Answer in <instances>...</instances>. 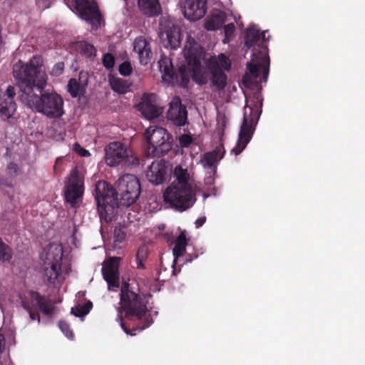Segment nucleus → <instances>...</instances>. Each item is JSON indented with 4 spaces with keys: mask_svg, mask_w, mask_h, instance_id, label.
Returning a JSON list of instances; mask_svg holds the SVG:
<instances>
[{
    "mask_svg": "<svg viewBox=\"0 0 365 365\" xmlns=\"http://www.w3.org/2000/svg\"><path fill=\"white\" fill-rule=\"evenodd\" d=\"M267 31H260L255 25L245 30L244 48H252L250 61L246 64V71L241 80L244 91L245 105L243 119L240 128L238 138L230 153L240 154L252 140L256 126L262 113L263 83L266 84L269 74L270 59L267 43L269 36Z\"/></svg>",
    "mask_w": 365,
    "mask_h": 365,
    "instance_id": "obj_1",
    "label": "nucleus"
},
{
    "mask_svg": "<svg viewBox=\"0 0 365 365\" xmlns=\"http://www.w3.org/2000/svg\"><path fill=\"white\" fill-rule=\"evenodd\" d=\"M13 74L18 99L25 106L50 118L63 115V98L56 93L44 91L48 76L38 57L34 56L26 63L19 61L14 65Z\"/></svg>",
    "mask_w": 365,
    "mask_h": 365,
    "instance_id": "obj_2",
    "label": "nucleus"
},
{
    "mask_svg": "<svg viewBox=\"0 0 365 365\" xmlns=\"http://www.w3.org/2000/svg\"><path fill=\"white\" fill-rule=\"evenodd\" d=\"M115 185V190L106 181H98L96 184L95 199L99 217L106 222L114 219L119 203L129 206L136 202L140 194L139 180L133 175H123Z\"/></svg>",
    "mask_w": 365,
    "mask_h": 365,
    "instance_id": "obj_3",
    "label": "nucleus"
},
{
    "mask_svg": "<svg viewBox=\"0 0 365 365\" xmlns=\"http://www.w3.org/2000/svg\"><path fill=\"white\" fill-rule=\"evenodd\" d=\"M183 54L186 64L180 66L178 73L173 71L172 61L168 57H161L158 64L163 80L168 84H178L182 87L187 85L190 77L200 84L205 83L207 78L201 63L203 58V49L190 36L187 38Z\"/></svg>",
    "mask_w": 365,
    "mask_h": 365,
    "instance_id": "obj_4",
    "label": "nucleus"
},
{
    "mask_svg": "<svg viewBox=\"0 0 365 365\" xmlns=\"http://www.w3.org/2000/svg\"><path fill=\"white\" fill-rule=\"evenodd\" d=\"M120 308L125 312V316L130 319L136 317L141 321L137 329L141 331L148 327L153 319L148 314L146 305L142 298L130 288L129 284L125 282L120 289Z\"/></svg>",
    "mask_w": 365,
    "mask_h": 365,
    "instance_id": "obj_5",
    "label": "nucleus"
},
{
    "mask_svg": "<svg viewBox=\"0 0 365 365\" xmlns=\"http://www.w3.org/2000/svg\"><path fill=\"white\" fill-rule=\"evenodd\" d=\"M164 200L175 210L183 212L193 206L196 194L193 187H176L171 184L164 192Z\"/></svg>",
    "mask_w": 365,
    "mask_h": 365,
    "instance_id": "obj_6",
    "label": "nucleus"
},
{
    "mask_svg": "<svg viewBox=\"0 0 365 365\" xmlns=\"http://www.w3.org/2000/svg\"><path fill=\"white\" fill-rule=\"evenodd\" d=\"M148 150L154 155H164L172 148L173 138L161 127L150 126L145 130Z\"/></svg>",
    "mask_w": 365,
    "mask_h": 365,
    "instance_id": "obj_7",
    "label": "nucleus"
},
{
    "mask_svg": "<svg viewBox=\"0 0 365 365\" xmlns=\"http://www.w3.org/2000/svg\"><path fill=\"white\" fill-rule=\"evenodd\" d=\"M105 160L110 167L119 164L125 167H131L136 166L139 163L138 159L120 142H112L108 145L106 148Z\"/></svg>",
    "mask_w": 365,
    "mask_h": 365,
    "instance_id": "obj_8",
    "label": "nucleus"
},
{
    "mask_svg": "<svg viewBox=\"0 0 365 365\" xmlns=\"http://www.w3.org/2000/svg\"><path fill=\"white\" fill-rule=\"evenodd\" d=\"M31 302L26 299H21V306L29 312L31 320H37L41 322V318L38 312L34 310L36 307L44 315L52 317L55 309V302L51 299L41 295L38 292L32 291L30 292Z\"/></svg>",
    "mask_w": 365,
    "mask_h": 365,
    "instance_id": "obj_9",
    "label": "nucleus"
},
{
    "mask_svg": "<svg viewBox=\"0 0 365 365\" xmlns=\"http://www.w3.org/2000/svg\"><path fill=\"white\" fill-rule=\"evenodd\" d=\"M225 149L222 145H217L213 150L205 153L200 160V164L205 169V183L211 185L214 183L215 175L218 162L223 158Z\"/></svg>",
    "mask_w": 365,
    "mask_h": 365,
    "instance_id": "obj_10",
    "label": "nucleus"
},
{
    "mask_svg": "<svg viewBox=\"0 0 365 365\" xmlns=\"http://www.w3.org/2000/svg\"><path fill=\"white\" fill-rule=\"evenodd\" d=\"M207 65L212 75L211 81L213 86L219 90L224 88L227 81L225 73V70L227 69L226 56L221 53L217 57H210Z\"/></svg>",
    "mask_w": 365,
    "mask_h": 365,
    "instance_id": "obj_11",
    "label": "nucleus"
},
{
    "mask_svg": "<svg viewBox=\"0 0 365 365\" xmlns=\"http://www.w3.org/2000/svg\"><path fill=\"white\" fill-rule=\"evenodd\" d=\"M83 194V178L76 168L73 169L69 176L68 184L66 186L65 197L72 206L76 200Z\"/></svg>",
    "mask_w": 365,
    "mask_h": 365,
    "instance_id": "obj_12",
    "label": "nucleus"
},
{
    "mask_svg": "<svg viewBox=\"0 0 365 365\" xmlns=\"http://www.w3.org/2000/svg\"><path fill=\"white\" fill-rule=\"evenodd\" d=\"M160 26L159 36L164 46L171 49L178 48L181 42V34L179 27L168 21L160 22Z\"/></svg>",
    "mask_w": 365,
    "mask_h": 365,
    "instance_id": "obj_13",
    "label": "nucleus"
},
{
    "mask_svg": "<svg viewBox=\"0 0 365 365\" xmlns=\"http://www.w3.org/2000/svg\"><path fill=\"white\" fill-rule=\"evenodd\" d=\"M81 19L90 22L96 29L101 24V16L96 4L88 0H73Z\"/></svg>",
    "mask_w": 365,
    "mask_h": 365,
    "instance_id": "obj_14",
    "label": "nucleus"
},
{
    "mask_svg": "<svg viewBox=\"0 0 365 365\" xmlns=\"http://www.w3.org/2000/svg\"><path fill=\"white\" fill-rule=\"evenodd\" d=\"M169 163L165 160H155L150 165L146 172V178L154 185L163 184L170 175Z\"/></svg>",
    "mask_w": 365,
    "mask_h": 365,
    "instance_id": "obj_15",
    "label": "nucleus"
},
{
    "mask_svg": "<svg viewBox=\"0 0 365 365\" xmlns=\"http://www.w3.org/2000/svg\"><path fill=\"white\" fill-rule=\"evenodd\" d=\"M120 257H110L103 264L102 274L107 282L110 290L120 285L119 261Z\"/></svg>",
    "mask_w": 365,
    "mask_h": 365,
    "instance_id": "obj_16",
    "label": "nucleus"
},
{
    "mask_svg": "<svg viewBox=\"0 0 365 365\" xmlns=\"http://www.w3.org/2000/svg\"><path fill=\"white\" fill-rule=\"evenodd\" d=\"M207 11V0H185L183 14L187 19L194 21L200 19Z\"/></svg>",
    "mask_w": 365,
    "mask_h": 365,
    "instance_id": "obj_17",
    "label": "nucleus"
},
{
    "mask_svg": "<svg viewBox=\"0 0 365 365\" xmlns=\"http://www.w3.org/2000/svg\"><path fill=\"white\" fill-rule=\"evenodd\" d=\"M167 118L178 126L184 125L187 118L186 108L182 105L180 97L175 96L170 103Z\"/></svg>",
    "mask_w": 365,
    "mask_h": 365,
    "instance_id": "obj_18",
    "label": "nucleus"
},
{
    "mask_svg": "<svg viewBox=\"0 0 365 365\" xmlns=\"http://www.w3.org/2000/svg\"><path fill=\"white\" fill-rule=\"evenodd\" d=\"M16 95V88L9 86L4 95L0 96V115L2 118H9L15 113L16 104L14 98Z\"/></svg>",
    "mask_w": 365,
    "mask_h": 365,
    "instance_id": "obj_19",
    "label": "nucleus"
},
{
    "mask_svg": "<svg viewBox=\"0 0 365 365\" xmlns=\"http://www.w3.org/2000/svg\"><path fill=\"white\" fill-rule=\"evenodd\" d=\"M155 98L156 96L153 93L144 96L138 106L142 114L149 120L158 118L162 113L155 104Z\"/></svg>",
    "mask_w": 365,
    "mask_h": 365,
    "instance_id": "obj_20",
    "label": "nucleus"
},
{
    "mask_svg": "<svg viewBox=\"0 0 365 365\" xmlns=\"http://www.w3.org/2000/svg\"><path fill=\"white\" fill-rule=\"evenodd\" d=\"M43 263L46 265H55L61 267L63 258V247L58 244H49L44 249Z\"/></svg>",
    "mask_w": 365,
    "mask_h": 365,
    "instance_id": "obj_21",
    "label": "nucleus"
},
{
    "mask_svg": "<svg viewBox=\"0 0 365 365\" xmlns=\"http://www.w3.org/2000/svg\"><path fill=\"white\" fill-rule=\"evenodd\" d=\"M133 48L138 54L140 63L142 65H147L152 56L149 42L143 36L138 37L134 41Z\"/></svg>",
    "mask_w": 365,
    "mask_h": 365,
    "instance_id": "obj_22",
    "label": "nucleus"
},
{
    "mask_svg": "<svg viewBox=\"0 0 365 365\" xmlns=\"http://www.w3.org/2000/svg\"><path fill=\"white\" fill-rule=\"evenodd\" d=\"M140 11L148 17L158 16L162 13V8L158 0H138Z\"/></svg>",
    "mask_w": 365,
    "mask_h": 365,
    "instance_id": "obj_23",
    "label": "nucleus"
},
{
    "mask_svg": "<svg viewBox=\"0 0 365 365\" xmlns=\"http://www.w3.org/2000/svg\"><path fill=\"white\" fill-rule=\"evenodd\" d=\"M174 176L175 180L171 184H175L176 187L194 188L192 180L187 169H183L181 166H176L174 170Z\"/></svg>",
    "mask_w": 365,
    "mask_h": 365,
    "instance_id": "obj_24",
    "label": "nucleus"
},
{
    "mask_svg": "<svg viewBox=\"0 0 365 365\" xmlns=\"http://www.w3.org/2000/svg\"><path fill=\"white\" fill-rule=\"evenodd\" d=\"M226 19L225 12L220 10L213 11L210 19L206 22L205 27L207 30H217L222 26Z\"/></svg>",
    "mask_w": 365,
    "mask_h": 365,
    "instance_id": "obj_25",
    "label": "nucleus"
},
{
    "mask_svg": "<svg viewBox=\"0 0 365 365\" xmlns=\"http://www.w3.org/2000/svg\"><path fill=\"white\" fill-rule=\"evenodd\" d=\"M187 245L185 233L181 232L176 240L175 245L173 250V253L175 257L173 267L175 265L178 257L182 256L185 252Z\"/></svg>",
    "mask_w": 365,
    "mask_h": 365,
    "instance_id": "obj_26",
    "label": "nucleus"
},
{
    "mask_svg": "<svg viewBox=\"0 0 365 365\" xmlns=\"http://www.w3.org/2000/svg\"><path fill=\"white\" fill-rule=\"evenodd\" d=\"M75 49L86 58H93L96 55V48L85 41H77L74 43Z\"/></svg>",
    "mask_w": 365,
    "mask_h": 365,
    "instance_id": "obj_27",
    "label": "nucleus"
},
{
    "mask_svg": "<svg viewBox=\"0 0 365 365\" xmlns=\"http://www.w3.org/2000/svg\"><path fill=\"white\" fill-rule=\"evenodd\" d=\"M61 267L55 265H46L45 263H43V275L44 280L48 283L53 284L58 278Z\"/></svg>",
    "mask_w": 365,
    "mask_h": 365,
    "instance_id": "obj_28",
    "label": "nucleus"
},
{
    "mask_svg": "<svg viewBox=\"0 0 365 365\" xmlns=\"http://www.w3.org/2000/svg\"><path fill=\"white\" fill-rule=\"evenodd\" d=\"M110 84L111 88L118 93H125L130 88V83L127 81L119 78L110 79Z\"/></svg>",
    "mask_w": 365,
    "mask_h": 365,
    "instance_id": "obj_29",
    "label": "nucleus"
},
{
    "mask_svg": "<svg viewBox=\"0 0 365 365\" xmlns=\"http://www.w3.org/2000/svg\"><path fill=\"white\" fill-rule=\"evenodd\" d=\"M235 24L239 29H242L244 26L241 16L238 13L230 10V36L235 31Z\"/></svg>",
    "mask_w": 365,
    "mask_h": 365,
    "instance_id": "obj_30",
    "label": "nucleus"
},
{
    "mask_svg": "<svg viewBox=\"0 0 365 365\" xmlns=\"http://www.w3.org/2000/svg\"><path fill=\"white\" fill-rule=\"evenodd\" d=\"M125 236L124 227L121 226L116 227L113 232V247L114 249L120 248V244L125 240Z\"/></svg>",
    "mask_w": 365,
    "mask_h": 365,
    "instance_id": "obj_31",
    "label": "nucleus"
},
{
    "mask_svg": "<svg viewBox=\"0 0 365 365\" xmlns=\"http://www.w3.org/2000/svg\"><path fill=\"white\" fill-rule=\"evenodd\" d=\"M93 307L91 302L88 301L84 304H79L71 309V314L75 317H84L86 315Z\"/></svg>",
    "mask_w": 365,
    "mask_h": 365,
    "instance_id": "obj_32",
    "label": "nucleus"
},
{
    "mask_svg": "<svg viewBox=\"0 0 365 365\" xmlns=\"http://www.w3.org/2000/svg\"><path fill=\"white\" fill-rule=\"evenodd\" d=\"M12 256L13 252L11 249L0 238V260L1 262H9Z\"/></svg>",
    "mask_w": 365,
    "mask_h": 365,
    "instance_id": "obj_33",
    "label": "nucleus"
},
{
    "mask_svg": "<svg viewBox=\"0 0 365 365\" xmlns=\"http://www.w3.org/2000/svg\"><path fill=\"white\" fill-rule=\"evenodd\" d=\"M79 87L80 85L76 79L71 78L69 80L68 83V91L72 97L76 98L78 96Z\"/></svg>",
    "mask_w": 365,
    "mask_h": 365,
    "instance_id": "obj_34",
    "label": "nucleus"
},
{
    "mask_svg": "<svg viewBox=\"0 0 365 365\" xmlns=\"http://www.w3.org/2000/svg\"><path fill=\"white\" fill-rule=\"evenodd\" d=\"M103 64L107 69L113 68L115 65V57L111 53H106L103 57Z\"/></svg>",
    "mask_w": 365,
    "mask_h": 365,
    "instance_id": "obj_35",
    "label": "nucleus"
},
{
    "mask_svg": "<svg viewBox=\"0 0 365 365\" xmlns=\"http://www.w3.org/2000/svg\"><path fill=\"white\" fill-rule=\"evenodd\" d=\"M148 248L145 245H142L138 250L136 261H145L148 257Z\"/></svg>",
    "mask_w": 365,
    "mask_h": 365,
    "instance_id": "obj_36",
    "label": "nucleus"
},
{
    "mask_svg": "<svg viewBox=\"0 0 365 365\" xmlns=\"http://www.w3.org/2000/svg\"><path fill=\"white\" fill-rule=\"evenodd\" d=\"M220 115H217V128H216V134L219 136V137H222L223 135H224V130H225V128H226V120H225V116L222 117V122L220 123Z\"/></svg>",
    "mask_w": 365,
    "mask_h": 365,
    "instance_id": "obj_37",
    "label": "nucleus"
},
{
    "mask_svg": "<svg viewBox=\"0 0 365 365\" xmlns=\"http://www.w3.org/2000/svg\"><path fill=\"white\" fill-rule=\"evenodd\" d=\"M193 139L189 134H183L179 137V143L181 147L187 148L192 143Z\"/></svg>",
    "mask_w": 365,
    "mask_h": 365,
    "instance_id": "obj_38",
    "label": "nucleus"
},
{
    "mask_svg": "<svg viewBox=\"0 0 365 365\" xmlns=\"http://www.w3.org/2000/svg\"><path fill=\"white\" fill-rule=\"evenodd\" d=\"M119 73L124 76L130 74L132 71V66L129 62H123L119 66Z\"/></svg>",
    "mask_w": 365,
    "mask_h": 365,
    "instance_id": "obj_39",
    "label": "nucleus"
},
{
    "mask_svg": "<svg viewBox=\"0 0 365 365\" xmlns=\"http://www.w3.org/2000/svg\"><path fill=\"white\" fill-rule=\"evenodd\" d=\"M59 328L65 334V335L69 338L72 339L73 336L72 331L70 329L68 324L64 321H60L58 323Z\"/></svg>",
    "mask_w": 365,
    "mask_h": 365,
    "instance_id": "obj_40",
    "label": "nucleus"
},
{
    "mask_svg": "<svg viewBox=\"0 0 365 365\" xmlns=\"http://www.w3.org/2000/svg\"><path fill=\"white\" fill-rule=\"evenodd\" d=\"M64 70V63L63 62H58L56 63L53 68L51 71V75L54 76H58L63 73Z\"/></svg>",
    "mask_w": 365,
    "mask_h": 365,
    "instance_id": "obj_41",
    "label": "nucleus"
},
{
    "mask_svg": "<svg viewBox=\"0 0 365 365\" xmlns=\"http://www.w3.org/2000/svg\"><path fill=\"white\" fill-rule=\"evenodd\" d=\"M73 149L76 153L79 154L81 156L87 157L90 155L88 150L82 148L78 143H75L73 145Z\"/></svg>",
    "mask_w": 365,
    "mask_h": 365,
    "instance_id": "obj_42",
    "label": "nucleus"
},
{
    "mask_svg": "<svg viewBox=\"0 0 365 365\" xmlns=\"http://www.w3.org/2000/svg\"><path fill=\"white\" fill-rule=\"evenodd\" d=\"M63 163V158H58L56 160L55 164L53 165V172L56 175L61 173L60 166Z\"/></svg>",
    "mask_w": 365,
    "mask_h": 365,
    "instance_id": "obj_43",
    "label": "nucleus"
},
{
    "mask_svg": "<svg viewBox=\"0 0 365 365\" xmlns=\"http://www.w3.org/2000/svg\"><path fill=\"white\" fill-rule=\"evenodd\" d=\"M206 221V217L205 216L203 217H199L195 222V226L197 228L202 226V225H204V223Z\"/></svg>",
    "mask_w": 365,
    "mask_h": 365,
    "instance_id": "obj_44",
    "label": "nucleus"
},
{
    "mask_svg": "<svg viewBox=\"0 0 365 365\" xmlns=\"http://www.w3.org/2000/svg\"><path fill=\"white\" fill-rule=\"evenodd\" d=\"M118 318H119V319H120V326H121V327L123 329L124 331H125L126 334H128L133 335V334H132V333L130 332V331L129 329H128L125 327L124 324L123 323V322H122V317H121V312H120V311L119 312V313H118Z\"/></svg>",
    "mask_w": 365,
    "mask_h": 365,
    "instance_id": "obj_45",
    "label": "nucleus"
},
{
    "mask_svg": "<svg viewBox=\"0 0 365 365\" xmlns=\"http://www.w3.org/2000/svg\"><path fill=\"white\" fill-rule=\"evenodd\" d=\"M8 170H9V173L11 174V173H13L14 174H15L16 173V169H17V166L16 164L14 163H10L9 165H8Z\"/></svg>",
    "mask_w": 365,
    "mask_h": 365,
    "instance_id": "obj_46",
    "label": "nucleus"
},
{
    "mask_svg": "<svg viewBox=\"0 0 365 365\" xmlns=\"http://www.w3.org/2000/svg\"><path fill=\"white\" fill-rule=\"evenodd\" d=\"M39 3L41 2L43 4V7L48 8L50 6L51 3L53 0H37Z\"/></svg>",
    "mask_w": 365,
    "mask_h": 365,
    "instance_id": "obj_47",
    "label": "nucleus"
},
{
    "mask_svg": "<svg viewBox=\"0 0 365 365\" xmlns=\"http://www.w3.org/2000/svg\"><path fill=\"white\" fill-rule=\"evenodd\" d=\"M225 38L223 40L224 43H228V25L224 26Z\"/></svg>",
    "mask_w": 365,
    "mask_h": 365,
    "instance_id": "obj_48",
    "label": "nucleus"
},
{
    "mask_svg": "<svg viewBox=\"0 0 365 365\" xmlns=\"http://www.w3.org/2000/svg\"><path fill=\"white\" fill-rule=\"evenodd\" d=\"M143 262L144 261H137V267L138 269H143L144 268Z\"/></svg>",
    "mask_w": 365,
    "mask_h": 365,
    "instance_id": "obj_49",
    "label": "nucleus"
},
{
    "mask_svg": "<svg viewBox=\"0 0 365 365\" xmlns=\"http://www.w3.org/2000/svg\"><path fill=\"white\" fill-rule=\"evenodd\" d=\"M4 336L0 335V353L2 352V341H3Z\"/></svg>",
    "mask_w": 365,
    "mask_h": 365,
    "instance_id": "obj_50",
    "label": "nucleus"
},
{
    "mask_svg": "<svg viewBox=\"0 0 365 365\" xmlns=\"http://www.w3.org/2000/svg\"><path fill=\"white\" fill-rule=\"evenodd\" d=\"M209 195L204 194V197H207Z\"/></svg>",
    "mask_w": 365,
    "mask_h": 365,
    "instance_id": "obj_51",
    "label": "nucleus"
},
{
    "mask_svg": "<svg viewBox=\"0 0 365 365\" xmlns=\"http://www.w3.org/2000/svg\"><path fill=\"white\" fill-rule=\"evenodd\" d=\"M229 66H230V69L231 68V61H230Z\"/></svg>",
    "mask_w": 365,
    "mask_h": 365,
    "instance_id": "obj_52",
    "label": "nucleus"
}]
</instances>
